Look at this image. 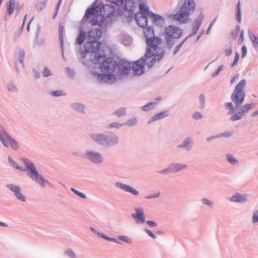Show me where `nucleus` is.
I'll list each match as a JSON object with an SVG mask.
<instances>
[{"instance_id":"16","label":"nucleus","mask_w":258,"mask_h":258,"mask_svg":"<svg viewBox=\"0 0 258 258\" xmlns=\"http://www.w3.org/2000/svg\"><path fill=\"white\" fill-rule=\"evenodd\" d=\"M194 140L191 137H188L184 139L177 146L178 148H181L186 151H190L193 148Z\"/></svg>"},{"instance_id":"61","label":"nucleus","mask_w":258,"mask_h":258,"mask_svg":"<svg viewBox=\"0 0 258 258\" xmlns=\"http://www.w3.org/2000/svg\"><path fill=\"white\" fill-rule=\"evenodd\" d=\"M66 72L68 73V75L70 77H74L75 75V72L74 69H71L69 67H67L66 68Z\"/></svg>"},{"instance_id":"37","label":"nucleus","mask_w":258,"mask_h":258,"mask_svg":"<svg viewBox=\"0 0 258 258\" xmlns=\"http://www.w3.org/2000/svg\"><path fill=\"white\" fill-rule=\"evenodd\" d=\"M156 104L157 103L156 102H149L146 105L142 106L141 108L144 111H148L154 108Z\"/></svg>"},{"instance_id":"4","label":"nucleus","mask_w":258,"mask_h":258,"mask_svg":"<svg viewBox=\"0 0 258 258\" xmlns=\"http://www.w3.org/2000/svg\"><path fill=\"white\" fill-rule=\"evenodd\" d=\"M88 138L101 146L106 148L117 145L119 142L118 137L113 133H110L108 137L103 134L92 133L88 135Z\"/></svg>"},{"instance_id":"62","label":"nucleus","mask_w":258,"mask_h":258,"mask_svg":"<svg viewBox=\"0 0 258 258\" xmlns=\"http://www.w3.org/2000/svg\"><path fill=\"white\" fill-rule=\"evenodd\" d=\"M43 75L45 77H48L52 75V73L47 67H45L43 72Z\"/></svg>"},{"instance_id":"59","label":"nucleus","mask_w":258,"mask_h":258,"mask_svg":"<svg viewBox=\"0 0 258 258\" xmlns=\"http://www.w3.org/2000/svg\"><path fill=\"white\" fill-rule=\"evenodd\" d=\"M232 135V132H225L223 133H220L218 135V138L220 137H225V138H228L231 137Z\"/></svg>"},{"instance_id":"50","label":"nucleus","mask_w":258,"mask_h":258,"mask_svg":"<svg viewBox=\"0 0 258 258\" xmlns=\"http://www.w3.org/2000/svg\"><path fill=\"white\" fill-rule=\"evenodd\" d=\"M200 106V109L204 108L205 105V97L204 94H202L199 96Z\"/></svg>"},{"instance_id":"14","label":"nucleus","mask_w":258,"mask_h":258,"mask_svg":"<svg viewBox=\"0 0 258 258\" xmlns=\"http://www.w3.org/2000/svg\"><path fill=\"white\" fill-rule=\"evenodd\" d=\"M249 195L247 194H241L236 192L227 199L231 202L244 204L247 201Z\"/></svg>"},{"instance_id":"52","label":"nucleus","mask_w":258,"mask_h":258,"mask_svg":"<svg viewBox=\"0 0 258 258\" xmlns=\"http://www.w3.org/2000/svg\"><path fill=\"white\" fill-rule=\"evenodd\" d=\"M71 190L74 193H75L76 195H78V196H79L80 197L82 198V199H85L87 198V196H86V195L85 194L77 190V189H76L74 187H71Z\"/></svg>"},{"instance_id":"45","label":"nucleus","mask_w":258,"mask_h":258,"mask_svg":"<svg viewBox=\"0 0 258 258\" xmlns=\"http://www.w3.org/2000/svg\"><path fill=\"white\" fill-rule=\"evenodd\" d=\"M249 35L250 40L253 42L254 47H258V38L253 34L250 31L249 32Z\"/></svg>"},{"instance_id":"1","label":"nucleus","mask_w":258,"mask_h":258,"mask_svg":"<svg viewBox=\"0 0 258 258\" xmlns=\"http://www.w3.org/2000/svg\"><path fill=\"white\" fill-rule=\"evenodd\" d=\"M148 47L145 55L139 60L136 61L133 66V69L135 73L142 75L144 73L145 62L147 58H150L155 54L160 53L161 50L158 46L161 42V39L154 36L147 38L146 40Z\"/></svg>"},{"instance_id":"13","label":"nucleus","mask_w":258,"mask_h":258,"mask_svg":"<svg viewBox=\"0 0 258 258\" xmlns=\"http://www.w3.org/2000/svg\"><path fill=\"white\" fill-rule=\"evenodd\" d=\"M6 186L10 190L14 193L18 200L22 202H25L26 201V197L21 193V189L19 185L8 184Z\"/></svg>"},{"instance_id":"2","label":"nucleus","mask_w":258,"mask_h":258,"mask_svg":"<svg viewBox=\"0 0 258 258\" xmlns=\"http://www.w3.org/2000/svg\"><path fill=\"white\" fill-rule=\"evenodd\" d=\"M22 160L25 166V168H23L19 166L16 162H15L10 156L8 157V161L10 164L13 167H15L21 171H28V176L35 182L41 184L42 187H45L46 184L51 186L52 184L48 180H46L44 177L40 174L34 164L27 158H22Z\"/></svg>"},{"instance_id":"36","label":"nucleus","mask_w":258,"mask_h":258,"mask_svg":"<svg viewBox=\"0 0 258 258\" xmlns=\"http://www.w3.org/2000/svg\"><path fill=\"white\" fill-rule=\"evenodd\" d=\"M47 0H38V3L35 6L36 9L37 11H41L46 6V3Z\"/></svg>"},{"instance_id":"11","label":"nucleus","mask_w":258,"mask_h":258,"mask_svg":"<svg viewBox=\"0 0 258 258\" xmlns=\"http://www.w3.org/2000/svg\"><path fill=\"white\" fill-rule=\"evenodd\" d=\"M136 61H135L133 64ZM117 66L118 67V70L121 75L128 74L132 69L134 74L135 75H138L135 73V71L133 69V64L131 66V63L127 61L121 59L118 64H117Z\"/></svg>"},{"instance_id":"63","label":"nucleus","mask_w":258,"mask_h":258,"mask_svg":"<svg viewBox=\"0 0 258 258\" xmlns=\"http://www.w3.org/2000/svg\"><path fill=\"white\" fill-rule=\"evenodd\" d=\"M88 52L85 51H80L79 53H77V57L79 59H81L84 58L87 55Z\"/></svg>"},{"instance_id":"9","label":"nucleus","mask_w":258,"mask_h":258,"mask_svg":"<svg viewBox=\"0 0 258 258\" xmlns=\"http://www.w3.org/2000/svg\"><path fill=\"white\" fill-rule=\"evenodd\" d=\"M187 165L178 162H172L165 169L158 171L157 172L161 174H169V173H175L179 171L186 169Z\"/></svg>"},{"instance_id":"10","label":"nucleus","mask_w":258,"mask_h":258,"mask_svg":"<svg viewBox=\"0 0 258 258\" xmlns=\"http://www.w3.org/2000/svg\"><path fill=\"white\" fill-rule=\"evenodd\" d=\"M0 140L6 147L10 146L15 150H17L19 148L18 143L16 141L11 138L4 130H0Z\"/></svg>"},{"instance_id":"30","label":"nucleus","mask_w":258,"mask_h":258,"mask_svg":"<svg viewBox=\"0 0 258 258\" xmlns=\"http://www.w3.org/2000/svg\"><path fill=\"white\" fill-rule=\"evenodd\" d=\"M87 36L86 35V33L81 29L80 30L79 34L76 39V43L79 45L83 44L85 39L87 38Z\"/></svg>"},{"instance_id":"26","label":"nucleus","mask_w":258,"mask_h":258,"mask_svg":"<svg viewBox=\"0 0 258 258\" xmlns=\"http://www.w3.org/2000/svg\"><path fill=\"white\" fill-rule=\"evenodd\" d=\"M15 7V0H10L9 4L7 8V14L5 16V20H7L14 12Z\"/></svg>"},{"instance_id":"12","label":"nucleus","mask_w":258,"mask_h":258,"mask_svg":"<svg viewBox=\"0 0 258 258\" xmlns=\"http://www.w3.org/2000/svg\"><path fill=\"white\" fill-rule=\"evenodd\" d=\"M166 36H169L174 39L178 38L182 35V30L178 27L170 25L165 29Z\"/></svg>"},{"instance_id":"19","label":"nucleus","mask_w":258,"mask_h":258,"mask_svg":"<svg viewBox=\"0 0 258 258\" xmlns=\"http://www.w3.org/2000/svg\"><path fill=\"white\" fill-rule=\"evenodd\" d=\"M204 17L205 15L202 12L200 14L199 16L195 20L192 26V33L189 34L188 35V37H190L192 35H195L197 33L198 29H199L200 26L202 23Z\"/></svg>"},{"instance_id":"42","label":"nucleus","mask_w":258,"mask_h":258,"mask_svg":"<svg viewBox=\"0 0 258 258\" xmlns=\"http://www.w3.org/2000/svg\"><path fill=\"white\" fill-rule=\"evenodd\" d=\"M226 158L228 162L231 165H234L238 163V161L231 154H227Z\"/></svg>"},{"instance_id":"35","label":"nucleus","mask_w":258,"mask_h":258,"mask_svg":"<svg viewBox=\"0 0 258 258\" xmlns=\"http://www.w3.org/2000/svg\"><path fill=\"white\" fill-rule=\"evenodd\" d=\"M137 123V117H132L123 123V125H126L128 127H133Z\"/></svg>"},{"instance_id":"33","label":"nucleus","mask_w":258,"mask_h":258,"mask_svg":"<svg viewBox=\"0 0 258 258\" xmlns=\"http://www.w3.org/2000/svg\"><path fill=\"white\" fill-rule=\"evenodd\" d=\"M7 89L12 93H17L18 92V89L13 81L9 82L7 86Z\"/></svg>"},{"instance_id":"3","label":"nucleus","mask_w":258,"mask_h":258,"mask_svg":"<svg viewBox=\"0 0 258 258\" xmlns=\"http://www.w3.org/2000/svg\"><path fill=\"white\" fill-rule=\"evenodd\" d=\"M100 69L102 72L107 73V74H98L93 72V75L96 76L98 81L100 83H107L114 79L115 76L112 73L115 71L117 67L116 61L112 58L108 57L101 61Z\"/></svg>"},{"instance_id":"22","label":"nucleus","mask_w":258,"mask_h":258,"mask_svg":"<svg viewBox=\"0 0 258 258\" xmlns=\"http://www.w3.org/2000/svg\"><path fill=\"white\" fill-rule=\"evenodd\" d=\"M148 17L144 13H141L139 16H136L135 17L136 20L139 26L143 28L148 26Z\"/></svg>"},{"instance_id":"47","label":"nucleus","mask_w":258,"mask_h":258,"mask_svg":"<svg viewBox=\"0 0 258 258\" xmlns=\"http://www.w3.org/2000/svg\"><path fill=\"white\" fill-rule=\"evenodd\" d=\"M225 107L226 109H229V111L228 112V114H231L234 112V107L232 102H227L225 104Z\"/></svg>"},{"instance_id":"20","label":"nucleus","mask_w":258,"mask_h":258,"mask_svg":"<svg viewBox=\"0 0 258 258\" xmlns=\"http://www.w3.org/2000/svg\"><path fill=\"white\" fill-rule=\"evenodd\" d=\"M102 35V32L99 28H92L89 30L87 34V40H97Z\"/></svg>"},{"instance_id":"24","label":"nucleus","mask_w":258,"mask_h":258,"mask_svg":"<svg viewBox=\"0 0 258 258\" xmlns=\"http://www.w3.org/2000/svg\"><path fill=\"white\" fill-rule=\"evenodd\" d=\"M123 9L124 11L133 12L135 8V3L133 0H124Z\"/></svg>"},{"instance_id":"21","label":"nucleus","mask_w":258,"mask_h":258,"mask_svg":"<svg viewBox=\"0 0 258 258\" xmlns=\"http://www.w3.org/2000/svg\"><path fill=\"white\" fill-rule=\"evenodd\" d=\"M154 25L158 27H162L164 25V18L159 15L151 13L149 17Z\"/></svg>"},{"instance_id":"34","label":"nucleus","mask_w":258,"mask_h":258,"mask_svg":"<svg viewBox=\"0 0 258 258\" xmlns=\"http://www.w3.org/2000/svg\"><path fill=\"white\" fill-rule=\"evenodd\" d=\"M201 202L203 205L207 206L210 209L213 208L214 206V202L207 198H202Z\"/></svg>"},{"instance_id":"60","label":"nucleus","mask_w":258,"mask_h":258,"mask_svg":"<svg viewBox=\"0 0 258 258\" xmlns=\"http://www.w3.org/2000/svg\"><path fill=\"white\" fill-rule=\"evenodd\" d=\"M252 221L254 224L258 222V210H255L254 211L252 215Z\"/></svg>"},{"instance_id":"29","label":"nucleus","mask_w":258,"mask_h":258,"mask_svg":"<svg viewBox=\"0 0 258 258\" xmlns=\"http://www.w3.org/2000/svg\"><path fill=\"white\" fill-rule=\"evenodd\" d=\"M255 106L254 103H248L242 106L240 108V110L243 115L247 114L250 110L254 108Z\"/></svg>"},{"instance_id":"49","label":"nucleus","mask_w":258,"mask_h":258,"mask_svg":"<svg viewBox=\"0 0 258 258\" xmlns=\"http://www.w3.org/2000/svg\"><path fill=\"white\" fill-rule=\"evenodd\" d=\"M123 125V123H120L117 122H113L109 124H108L107 126V128L109 129L111 128H115L116 129H118L120 128Z\"/></svg>"},{"instance_id":"8","label":"nucleus","mask_w":258,"mask_h":258,"mask_svg":"<svg viewBox=\"0 0 258 258\" xmlns=\"http://www.w3.org/2000/svg\"><path fill=\"white\" fill-rule=\"evenodd\" d=\"M84 157L89 162L96 164H101L104 160L102 154L99 151L91 149L85 150Z\"/></svg>"},{"instance_id":"38","label":"nucleus","mask_w":258,"mask_h":258,"mask_svg":"<svg viewBox=\"0 0 258 258\" xmlns=\"http://www.w3.org/2000/svg\"><path fill=\"white\" fill-rule=\"evenodd\" d=\"M62 29H63L62 27V28H60V27L59 28V40H60V47L61 48L62 56L63 59L64 60L65 58H64V50H63V38H62L63 31H62Z\"/></svg>"},{"instance_id":"40","label":"nucleus","mask_w":258,"mask_h":258,"mask_svg":"<svg viewBox=\"0 0 258 258\" xmlns=\"http://www.w3.org/2000/svg\"><path fill=\"white\" fill-rule=\"evenodd\" d=\"M126 113V108L125 107H120L115 110L113 112V114L118 117L125 115Z\"/></svg>"},{"instance_id":"15","label":"nucleus","mask_w":258,"mask_h":258,"mask_svg":"<svg viewBox=\"0 0 258 258\" xmlns=\"http://www.w3.org/2000/svg\"><path fill=\"white\" fill-rule=\"evenodd\" d=\"M115 11V8L112 4L103 5L100 10V13L102 18H108L111 16Z\"/></svg>"},{"instance_id":"31","label":"nucleus","mask_w":258,"mask_h":258,"mask_svg":"<svg viewBox=\"0 0 258 258\" xmlns=\"http://www.w3.org/2000/svg\"><path fill=\"white\" fill-rule=\"evenodd\" d=\"M144 34L146 39L155 35L153 28L150 26L144 28Z\"/></svg>"},{"instance_id":"25","label":"nucleus","mask_w":258,"mask_h":258,"mask_svg":"<svg viewBox=\"0 0 258 258\" xmlns=\"http://www.w3.org/2000/svg\"><path fill=\"white\" fill-rule=\"evenodd\" d=\"M167 113V111H163L159 113H156L148 121V123L150 124L153 122L155 121L158 119L163 118L164 117L168 116V114Z\"/></svg>"},{"instance_id":"64","label":"nucleus","mask_w":258,"mask_h":258,"mask_svg":"<svg viewBox=\"0 0 258 258\" xmlns=\"http://www.w3.org/2000/svg\"><path fill=\"white\" fill-rule=\"evenodd\" d=\"M239 60V53L238 52H236L235 54V57L233 62L231 64V67H234L237 63Z\"/></svg>"},{"instance_id":"57","label":"nucleus","mask_w":258,"mask_h":258,"mask_svg":"<svg viewBox=\"0 0 258 258\" xmlns=\"http://www.w3.org/2000/svg\"><path fill=\"white\" fill-rule=\"evenodd\" d=\"M64 253L70 258H76L75 253L72 249H68L66 250Z\"/></svg>"},{"instance_id":"43","label":"nucleus","mask_w":258,"mask_h":258,"mask_svg":"<svg viewBox=\"0 0 258 258\" xmlns=\"http://www.w3.org/2000/svg\"><path fill=\"white\" fill-rule=\"evenodd\" d=\"M237 13L236 16V19L238 23H240L241 21V11L240 1L238 2L237 5Z\"/></svg>"},{"instance_id":"48","label":"nucleus","mask_w":258,"mask_h":258,"mask_svg":"<svg viewBox=\"0 0 258 258\" xmlns=\"http://www.w3.org/2000/svg\"><path fill=\"white\" fill-rule=\"evenodd\" d=\"M50 95L54 97H59L61 96H65L66 93L62 90H56L50 92Z\"/></svg>"},{"instance_id":"6","label":"nucleus","mask_w":258,"mask_h":258,"mask_svg":"<svg viewBox=\"0 0 258 258\" xmlns=\"http://www.w3.org/2000/svg\"><path fill=\"white\" fill-rule=\"evenodd\" d=\"M100 43L97 40H87L84 44L85 50L89 53H92L91 55H94L93 58H90V60L95 64H98L104 59L105 55H102L96 52L99 49Z\"/></svg>"},{"instance_id":"28","label":"nucleus","mask_w":258,"mask_h":258,"mask_svg":"<svg viewBox=\"0 0 258 258\" xmlns=\"http://www.w3.org/2000/svg\"><path fill=\"white\" fill-rule=\"evenodd\" d=\"M71 108L77 112H82L85 109V105L80 102H74L71 104Z\"/></svg>"},{"instance_id":"55","label":"nucleus","mask_w":258,"mask_h":258,"mask_svg":"<svg viewBox=\"0 0 258 258\" xmlns=\"http://www.w3.org/2000/svg\"><path fill=\"white\" fill-rule=\"evenodd\" d=\"M118 239L126 242L127 243H131L132 240L131 238L125 235H120L118 236Z\"/></svg>"},{"instance_id":"41","label":"nucleus","mask_w":258,"mask_h":258,"mask_svg":"<svg viewBox=\"0 0 258 258\" xmlns=\"http://www.w3.org/2000/svg\"><path fill=\"white\" fill-rule=\"evenodd\" d=\"M15 69L18 73L24 69V64L23 61L16 60L15 62Z\"/></svg>"},{"instance_id":"7","label":"nucleus","mask_w":258,"mask_h":258,"mask_svg":"<svg viewBox=\"0 0 258 258\" xmlns=\"http://www.w3.org/2000/svg\"><path fill=\"white\" fill-rule=\"evenodd\" d=\"M246 81L241 80L235 86L231 96V99L235 104V108H238L244 102L245 98V93L243 91Z\"/></svg>"},{"instance_id":"51","label":"nucleus","mask_w":258,"mask_h":258,"mask_svg":"<svg viewBox=\"0 0 258 258\" xmlns=\"http://www.w3.org/2000/svg\"><path fill=\"white\" fill-rule=\"evenodd\" d=\"M173 37H170L169 36H166L165 37L166 40L167 46L170 49L174 44V41L172 40Z\"/></svg>"},{"instance_id":"54","label":"nucleus","mask_w":258,"mask_h":258,"mask_svg":"<svg viewBox=\"0 0 258 258\" xmlns=\"http://www.w3.org/2000/svg\"><path fill=\"white\" fill-rule=\"evenodd\" d=\"M71 190L74 193H75L76 195H78V196H79L80 197L82 198V199H85L87 198V196H86V195L85 194L77 190V189H76L74 187H71Z\"/></svg>"},{"instance_id":"23","label":"nucleus","mask_w":258,"mask_h":258,"mask_svg":"<svg viewBox=\"0 0 258 258\" xmlns=\"http://www.w3.org/2000/svg\"><path fill=\"white\" fill-rule=\"evenodd\" d=\"M164 54V51L163 50L161 51L160 53H157V54H155L153 56L154 57L152 58V59L149 61H147V59L149 58H147L145 62V63L146 62V65L148 66V68L152 67L154 64L157 61H160L162 58L163 57V56Z\"/></svg>"},{"instance_id":"27","label":"nucleus","mask_w":258,"mask_h":258,"mask_svg":"<svg viewBox=\"0 0 258 258\" xmlns=\"http://www.w3.org/2000/svg\"><path fill=\"white\" fill-rule=\"evenodd\" d=\"M97 10H96V7H92L88 8L85 12V15L83 18V21H86V20L90 18V17H93L95 16V14L97 13Z\"/></svg>"},{"instance_id":"39","label":"nucleus","mask_w":258,"mask_h":258,"mask_svg":"<svg viewBox=\"0 0 258 258\" xmlns=\"http://www.w3.org/2000/svg\"><path fill=\"white\" fill-rule=\"evenodd\" d=\"M86 21L91 23L93 25H98L99 26V27L101 25L102 23V21H98V18L96 16H94L92 17L91 19L89 18L88 19L86 20Z\"/></svg>"},{"instance_id":"46","label":"nucleus","mask_w":258,"mask_h":258,"mask_svg":"<svg viewBox=\"0 0 258 258\" xmlns=\"http://www.w3.org/2000/svg\"><path fill=\"white\" fill-rule=\"evenodd\" d=\"M242 113L240 111L235 113L230 118V120L233 121L240 120L242 118L243 116Z\"/></svg>"},{"instance_id":"18","label":"nucleus","mask_w":258,"mask_h":258,"mask_svg":"<svg viewBox=\"0 0 258 258\" xmlns=\"http://www.w3.org/2000/svg\"><path fill=\"white\" fill-rule=\"evenodd\" d=\"M115 185L123 191L130 192L134 196H137L139 195L138 190L128 184H126L120 182H116L115 183Z\"/></svg>"},{"instance_id":"32","label":"nucleus","mask_w":258,"mask_h":258,"mask_svg":"<svg viewBox=\"0 0 258 258\" xmlns=\"http://www.w3.org/2000/svg\"><path fill=\"white\" fill-rule=\"evenodd\" d=\"M139 9L141 11V13H144V15L148 16V17H149L150 13H152L151 12L149 11L148 7L146 4L143 3H140L139 4Z\"/></svg>"},{"instance_id":"5","label":"nucleus","mask_w":258,"mask_h":258,"mask_svg":"<svg viewBox=\"0 0 258 258\" xmlns=\"http://www.w3.org/2000/svg\"><path fill=\"white\" fill-rule=\"evenodd\" d=\"M195 6L194 0H185L179 13L174 15L173 19L183 23H186L188 16L193 13Z\"/></svg>"},{"instance_id":"58","label":"nucleus","mask_w":258,"mask_h":258,"mask_svg":"<svg viewBox=\"0 0 258 258\" xmlns=\"http://www.w3.org/2000/svg\"><path fill=\"white\" fill-rule=\"evenodd\" d=\"M203 117V114L199 111H196L192 115V118L196 120H198Z\"/></svg>"},{"instance_id":"53","label":"nucleus","mask_w":258,"mask_h":258,"mask_svg":"<svg viewBox=\"0 0 258 258\" xmlns=\"http://www.w3.org/2000/svg\"><path fill=\"white\" fill-rule=\"evenodd\" d=\"M71 190L74 193H75L76 195H78V196H79L80 197L82 198V199H85L87 198V196H86V195L85 194L77 190V189H76L74 187H71Z\"/></svg>"},{"instance_id":"44","label":"nucleus","mask_w":258,"mask_h":258,"mask_svg":"<svg viewBox=\"0 0 258 258\" xmlns=\"http://www.w3.org/2000/svg\"><path fill=\"white\" fill-rule=\"evenodd\" d=\"M99 234V236L104 238V239H105L106 240H108L109 241H112V242L118 243V244H120V242L118 241V240L115 238L110 237L106 235L105 234Z\"/></svg>"},{"instance_id":"56","label":"nucleus","mask_w":258,"mask_h":258,"mask_svg":"<svg viewBox=\"0 0 258 258\" xmlns=\"http://www.w3.org/2000/svg\"><path fill=\"white\" fill-rule=\"evenodd\" d=\"M25 51L22 49H20L18 52V59L17 60L23 61L25 57Z\"/></svg>"},{"instance_id":"17","label":"nucleus","mask_w":258,"mask_h":258,"mask_svg":"<svg viewBox=\"0 0 258 258\" xmlns=\"http://www.w3.org/2000/svg\"><path fill=\"white\" fill-rule=\"evenodd\" d=\"M136 213H132V217L135 219L136 223H143L146 221L144 210L142 208L138 207L134 209Z\"/></svg>"}]
</instances>
